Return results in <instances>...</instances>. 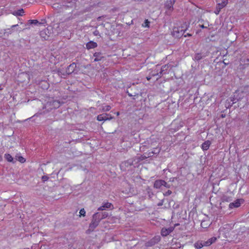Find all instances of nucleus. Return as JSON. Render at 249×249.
Segmentation results:
<instances>
[{
  "label": "nucleus",
  "mask_w": 249,
  "mask_h": 249,
  "mask_svg": "<svg viewBox=\"0 0 249 249\" xmlns=\"http://www.w3.org/2000/svg\"><path fill=\"white\" fill-rule=\"evenodd\" d=\"M117 115H118L119 114V112H118L117 113Z\"/></svg>",
  "instance_id": "052dcab7"
},
{
  "label": "nucleus",
  "mask_w": 249,
  "mask_h": 249,
  "mask_svg": "<svg viewBox=\"0 0 249 249\" xmlns=\"http://www.w3.org/2000/svg\"><path fill=\"white\" fill-rule=\"evenodd\" d=\"M146 191L149 198H151L154 195L152 189L149 187H147L146 189Z\"/></svg>",
  "instance_id": "b1692460"
},
{
  "label": "nucleus",
  "mask_w": 249,
  "mask_h": 249,
  "mask_svg": "<svg viewBox=\"0 0 249 249\" xmlns=\"http://www.w3.org/2000/svg\"><path fill=\"white\" fill-rule=\"evenodd\" d=\"M185 29H180V28L178 27H175L173 29V30L172 32V35L173 36L177 37V38H179L182 36L184 32L188 29L189 28V25L185 24Z\"/></svg>",
  "instance_id": "f257e3e1"
},
{
  "label": "nucleus",
  "mask_w": 249,
  "mask_h": 249,
  "mask_svg": "<svg viewBox=\"0 0 249 249\" xmlns=\"http://www.w3.org/2000/svg\"><path fill=\"white\" fill-rule=\"evenodd\" d=\"M163 184H166L164 180L158 179L154 182V187L156 189H160Z\"/></svg>",
  "instance_id": "ddd939ff"
},
{
  "label": "nucleus",
  "mask_w": 249,
  "mask_h": 249,
  "mask_svg": "<svg viewBox=\"0 0 249 249\" xmlns=\"http://www.w3.org/2000/svg\"><path fill=\"white\" fill-rule=\"evenodd\" d=\"M147 156L145 155H142L139 158V160H142L147 159Z\"/></svg>",
  "instance_id": "37998d69"
},
{
  "label": "nucleus",
  "mask_w": 249,
  "mask_h": 249,
  "mask_svg": "<svg viewBox=\"0 0 249 249\" xmlns=\"http://www.w3.org/2000/svg\"><path fill=\"white\" fill-rule=\"evenodd\" d=\"M96 215H97V217H99V220L101 221L102 219H103V217L102 216V213H95Z\"/></svg>",
  "instance_id": "e433bc0d"
},
{
  "label": "nucleus",
  "mask_w": 249,
  "mask_h": 249,
  "mask_svg": "<svg viewBox=\"0 0 249 249\" xmlns=\"http://www.w3.org/2000/svg\"><path fill=\"white\" fill-rule=\"evenodd\" d=\"M76 68V64L75 63H72L68 67L66 72L68 74H70L72 73H77L78 71Z\"/></svg>",
  "instance_id": "9b49d317"
},
{
  "label": "nucleus",
  "mask_w": 249,
  "mask_h": 249,
  "mask_svg": "<svg viewBox=\"0 0 249 249\" xmlns=\"http://www.w3.org/2000/svg\"><path fill=\"white\" fill-rule=\"evenodd\" d=\"M75 6V3L74 0L67 1L65 3L64 6L66 8H73Z\"/></svg>",
  "instance_id": "6ab92c4d"
},
{
  "label": "nucleus",
  "mask_w": 249,
  "mask_h": 249,
  "mask_svg": "<svg viewBox=\"0 0 249 249\" xmlns=\"http://www.w3.org/2000/svg\"><path fill=\"white\" fill-rule=\"evenodd\" d=\"M93 56L95 57L94 61L98 62L101 61L103 58H104V56L103 55V54L101 52H95L93 54Z\"/></svg>",
  "instance_id": "2eb2a0df"
},
{
  "label": "nucleus",
  "mask_w": 249,
  "mask_h": 249,
  "mask_svg": "<svg viewBox=\"0 0 249 249\" xmlns=\"http://www.w3.org/2000/svg\"><path fill=\"white\" fill-rule=\"evenodd\" d=\"M221 2H218L217 4L216 9L214 12V13L216 15L219 14L221 9L224 8L225 6L227 5L228 4V0H221Z\"/></svg>",
  "instance_id": "39448f33"
},
{
  "label": "nucleus",
  "mask_w": 249,
  "mask_h": 249,
  "mask_svg": "<svg viewBox=\"0 0 249 249\" xmlns=\"http://www.w3.org/2000/svg\"><path fill=\"white\" fill-rule=\"evenodd\" d=\"M194 246L196 247V248L199 249L202 248L204 246H205L204 242L202 243L201 242H197L194 244Z\"/></svg>",
  "instance_id": "a878e982"
},
{
  "label": "nucleus",
  "mask_w": 249,
  "mask_h": 249,
  "mask_svg": "<svg viewBox=\"0 0 249 249\" xmlns=\"http://www.w3.org/2000/svg\"><path fill=\"white\" fill-rule=\"evenodd\" d=\"M163 200H161L160 202L158 204V206H161L163 205Z\"/></svg>",
  "instance_id": "864d4df0"
},
{
  "label": "nucleus",
  "mask_w": 249,
  "mask_h": 249,
  "mask_svg": "<svg viewBox=\"0 0 249 249\" xmlns=\"http://www.w3.org/2000/svg\"><path fill=\"white\" fill-rule=\"evenodd\" d=\"M16 160L19 161L21 163H24L25 162V159L22 156H16Z\"/></svg>",
  "instance_id": "c756f323"
},
{
  "label": "nucleus",
  "mask_w": 249,
  "mask_h": 249,
  "mask_svg": "<svg viewBox=\"0 0 249 249\" xmlns=\"http://www.w3.org/2000/svg\"><path fill=\"white\" fill-rule=\"evenodd\" d=\"M96 215H97V217H99V220L101 221L102 219H103V217L102 216V213H95Z\"/></svg>",
  "instance_id": "4c0bfd02"
},
{
  "label": "nucleus",
  "mask_w": 249,
  "mask_h": 249,
  "mask_svg": "<svg viewBox=\"0 0 249 249\" xmlns=\"http://www.w3.org/2000/svg\"><path fill=\"white\" fill-rule=\"evenodd\" d=\"M43 182L47 181L49 179V177L47 176H43L41 178Z\"/></svg>",
  "instance_id": "c03bdc74"
},
{
  "label": "nucleus",
  "mask_w": 249,
  "mask_h": 249,
  "mask_svg": "<svg viewBox=\"0 0 249 249\" xmlns=\"http://www.w3.org/2000/svg\"><path fill=\"white\" fill-rule=\"evenodd\" d=\"M170 66L168 64H166L162 66L160 68V75L166 73L167 70L169 69Z\"/></svg>",
  "instance_id": "aec40b11"
},
{
  "label": "nucleus",
  "mask_w": 249,
  "mask_h": 249,
  "mask_svg": "<svg viewBox=\"0 0 249 249\" xmlns=\"http://www.w3.org/2000/svg\"><path fill=\"white\" fill-rule=\"evenodd\" d=\"M113 118L111 115L107 113H103L97 116V120L99 121L110 120Z\"/></svg>",
  "instance_id": "1a4fd4ad"
},
{
  "label": "nucleus",
  "mask_w": 249,
  "mask_h": 249,
  "mask_svg": "<svg viewBox=\"0 0 249 249\" xmlns=\"http://www.w3.org/2000/svg\"><path fill=\"white\" fill-rule=\"evenodd\" d=\"M51 35V33L47 28L42 30L40 32V36L44 40H49Z\"/></svg>",
  "instance_id": "6e6552de"
},
{
  "label": "nucleus",
  "mask_w": 249,
  "mask_h": 249,
  "mask_svg": "<svg viewBox=\"0 0 249 249\" xmlns=\"http://www.w3.org/2000/svg\"><path fill=\"white\" fill-rule=\"evenodd\" d=\"M105 209H106V208L105 207V206L103 204L102 206H101L98 208V211H103Z\"/></svg>",
  "instance_id": "49530a36"
},
{
  "label": "nucleus",
  "mask_w": 249,
  "mask_h": 249,
  "mask_svg": "<svg viewBox=\"0 0 249 249\" xmlns=\"http://www.w3.org/2000/svg\"><path fill=\"white\" fill-rule=\"evenodd\" d=\"M41 87L44 89H48L49 88V84L46 81H43Z\"/></svg>",
  "instance_id": "f704fd0d"
},
{
  "label": "nucleus",
  "mask_w": 249,
  "mask_h": 249,
  "mask_svg": "<svg viewBox=\"0 0 249 249\" xmlns=\"http://www.w3.org/2000/svg\"><path fill=\"white\" fill-rule=\"evenodd\" d=\"M192 35L191 34L188 33L186 35H184V37L186 36H191Z\"/></svg>",
  "instance_id": "5fc2aeb1"
},
{
  "label": "nucleus",
  "mask_w": 249,
  "mask_h": 249,
  "mask_svg": "<svg viewBox=\"0 0 249 249\" xmlns=\"http://www.w3.org/2000/svg\"><path fill=\"white\" fill-rule=\"evenodd\" d=\"M17 26H18V24L12 25L11 27V29H8L5 32V34H7L8 35L11 34L12 33V31L11 30V29L13 30L14 29H15V28H16Z\"/></svg>",
  "instance_id": "cd10ccee"
},
{
  "label": "nucleus",
  "mask_w": 249,
  "mask_h": 249,
  "mask_svg": "<svg viewBox=\"0 0 249 249\" xmlns=\"http://www.w3.org/2000/svg\"><path fill=\"white\" fill-rule=\"evenodd\" d=\"M174 227H170L168 228H162L161 230V235L162 236H167L174 231Z\"/></svg>",
  "instance_id": "9d476101"
},
{
  "label": "nucleus",
  "mask_w": 249,
  "mask_h": 249,
  "mask_svg": "<svg viewBox=\"0 0 249 249\" xmlns=\"http://www.w3.org/2000/svg\"><path fill=\"white\" fill-rule=\"evenodd\" d=\"M134 160L133 159H129L126 161L122 162V164H121V167L122 168H125V167H127L129 166L133 165ZM124 169L125 170V169Z\"/></svg>",
  "instance_id": "4468645a"
},
{
  "label": "nucleus",
  "mask_w": 249,
  "mask_h": 249,
  "mask_svg": "<svg viewBox=\"0 0 249 249\" xmlns=\"http://www.w3.org/2000/svg\"><path fill=\"white\" fill-rule=\"evenodd\" d=\"M97 47V43L90 41L88 42L86 44V48L88 50L95 48Z\"/></svg>",
  "instance_id": "dca6fc26"
},
{
  "label": "nucleus",
  "mask_w": 249,
  "mask_h": 249,
  "mask_svg": "<svg viewBox=\"0 0 249 249\" xmlns=\"http://www.w3.org/2000/svg\"><path fill=\"white\" fill-rule=\"evenodd\" d=\"M93 34L97 36H99V32L98 31V30H95L94 32H93Z\"/></svg>",
  "instance_id": "3c124183"
},
{
  "label": "nucleus",
  "mask_w": 249,
  "mask_h": 249,
  "mask_svg": "<svg viewBox=\"0 0 249 249\" xmlns=\"http://www.w3.org/2000/svg\"><path fill=\"white\" fill-rule=\"evenodd\" d=\"M178 179V178L175 177V178H171L169 179V181L170 182H174L175 180H176Z\"/></svg>",
  "instance_id": "de8ad7c7"
},
{
  "label": "nucleus",
  "mask_w": 249,
  "mask_h": 249,
  "mask_svg": "<svg viewBox=\"0 0 249 249\" xmlns=\"http://www.w3.org/2000/svg\"><path fill=\"white\" fill-rule=\"evenodd\" d=\"M201 226L202 227H203L202 223H201Z\"/></svg>",
  "instance_id": "13d9d810"
},
{
  "label": "nucleus",
  "mask_w": 249,
  "mask_h": 249,
  "mask_svg": "<svg viewBox=\"0 0 249 249\" xmlns=\"http://www.w3.org/2000/svg\"><path fill=\"white\" fill-rule=\"evenodd\" d=\"M171 194H172V191L171 190H169L167 192H165L163 194V195L164 196H168L170 195Z\"/></svg>",
  "instance_id": "79ce46f5"
},
{
  "label": "nucleus",
  "mask_w": 249,
  "mask_h": 249,
  "mask_svg": "<svg viewBox=\"0 0 249 249\" xmlns=\"http://www.w3.org/2000/svg\"><path fill=\"white\" fill-rule=\"evenodd\" d=\"M164 183L166 184H163V186H164L167 188H169L170 187V185L168 184L165 181H164Z\"/></svg>",
  "instance_id": "09e8293b"
},
{
  "label": "nucleus",
  "mask_w": 249,
  "mask_h": 249,
  "mask_svg": "<svg viewBox=\"0 0 249 249\" xmlns=\"http://www.w3.org/2000/svg\"><path fill=\"white\" fill-rule=\"evenodd\" d=\"M5 159L8 161L12 163H15L16 160H14L13 158L9 154H5L4 155Z\"/></svg>",
  "instance_id": "5701e85b"
},
{
  "label": "nucleus",
  "mask_w": 249,
  "mask_h": 249,
  "mask_svg": "<svg viewBox=\"0 0 249 249\" xmlns=\"http://www.w3.org/2000/svg\"><path fill=\"white\" fill-rule=\"evenodd\" d=\"M100 220L99 219V217H97V215L94 213L92 216L91 222L90 223V228L92 229H95L99 225Z\"/></svg>",
  "instance_id": "423d86ee"
},
{
  "label": "nucleus",
  "mask_w": 249,
  "mask_h": 249,
  "mask_svg": "<svg viewBox=\"0 0 249 249\" xmlns=\"http://www.w3.org/2000/svg\"><path fill=\"white\" fill-rule=\"evenodd\" d=\"M181 244L179 242H176L172 245V248L173 249H178L181 248Z\"/></svg>",
  "instance_id": "bb28decb"
},
{
  "label": "nucleus",
  "mask_w": 249,
  "mask_h": 249,
  "mask_svg": "<svg viewBox=\"0 0 249 249\" xmlns=\"http://www.w3.org/2000/svg\"><path fill=\"white\" fill-rule=\"evenodd\" d=\"M103 204L105 206V207L106 208V209H113V205L110 203L106 202Z\"/></svg>",
  "instance_id": "c85d7f7f"
},
{
  "label": "nucleus",
  "mask_w": 249,
  "mask_h": 249,
  "mask_svg": "<svg viewBox=\"0 0 249 249\" xmlns=\"http://www.w3.org/2000/svg\"><path fill=\"white\" fill-rule=\"evenodd\" d=\"M150 21L148 19H145L142 25L144 27H149Z\"/></svg>",
  "instance_id": "72a5a7b5"
},
{
  "label": "nucleus",
  "mask_w": 249,
  "mask_h": 249,
  "mask_svg": "<svg viewBox=\"0 0 249 249\" xmlns=\"http://www.w3.org/2000/svg\"><path fill=\"white\" fill-rule=\"evenodd\" d=\"M2 88H1V87L0 86V90H2Z\"/></svg>",
  "instance_id": "bf43d9fd"
},
{
  "label": "nucleus",
  "mask_w": 249,
  "mask_h": 249,
  "mask_svg": "<svg viewBox=\"0 0 249 249\" xmlns=\"http://www.w3.org/2000/svg\"><path fill=\"white\" fill-rule=\"evenodd\" d=\"M216 240V238L215 237H213L209 239L208 241L204 242V245L205 246H210L213 243L215 242Z\"/></svg>",
  "instance_id": "412c9836"
},
{
  "label": "nucleus",
  "mask_w": 249,
  "mask_h": 249,
  "mask_svg": "<svg viewBox=\"0 0 249 249\" xmlns=\"http://www.w3.org/2000/svg\"><path fill=\"white\" fill-rule=\"evenodd\" d=\"M160 240V237L159 235L155 236L152 239L145 243L147 247H151L157 244Z\"/></svg>",
  "instance_id": "7ed1b4c3"
},
{
  "label": "nucleus",
  "mask_w": 249,
  "mask_h": 249,
  "mask_svg": "<svg viewBox=\"0 0 249 249\" xmlns=\"http://www.w3.org/2000/svg\"><path fill=\"white\" fill-rule=\"evenodd\" d=\"M50 105L52 107L51 108H57L60 106V103L57 100H53L50 102Z\"/></svg>",
  "instance_id": "a211bd4d"
},
{
  "label": "nucleus",
  "mask_w": 249,
  "mask_h": 249,
  "mask_svg": "<svg viewBox=\"0 0 249 249\" xmlns=\"http://www.w3.org/2000/svg\"><path fill=\"white\" fill-rule=\"evenodd\" d=\"M185 24H187V25H188L189 26V24L188 23H187V22H185L183 24V25L181 26V27H179L180 29H185Z\"/></svg>",
  "instance_id": "8fccbe9b"
},
{
  "label": "nucleus",
  "mask_w": 249,
  "mask_h": 249,
  "mask_svg": "<svg viewBox=\"0 0 249 249\" xmlns=\"http://www.w3.org/2000/svg\"><path fill=\"white\" fill-rule=\"evenodd\" d=\"M222 199H223V201H226V202H230V201H231V200H232L231 197L226 196H223Z\"/></svg>",
  "instance_id": "7c9ffc66"
},
{
  "label": "nucleus",
  "mask_w": 249,
  "mask_h": 249,
  "mask_svg": "<svg viewBox=\"0 0 249 249\" xmlns=\"http://www.w3.org/2000/svg\"><path fill=\"white\" fill-rule=\"evenodd\" d=\"M211 144V142L209 140L205 141L201 145V148L204 151L207 150Z\"/></svg>",
  "instance_id": "f3484780"
},
{
  "label": "nucleus",
  "mask_w": 249,
  "mask_h": 249,
  "mask_svg": "<svg viewBox=\"0 0 249 249\" xmlns=\"http://www.w3.org/2000/svg\"><path fill=\"white\" fill-rule=\"evenodd\" d=\"M145 154L147 155V158H149L153 156L154 155H153V151L149 152L148 153H146Z\"/></svg>",
  "instance_id": "ea45409f"
},
{
  "label": "nucleus",
  "mask_w": 249,
  "mask_h": 249,
  "mask_svg": "<svg viewBox=\"0 0 249 249\" xmlns=\"http://www.w3.org/2000/svg\"><path fill=\"white\" fill-rule=\"evenodd\" d=\"M231 101L232 102V104H234V103H236L237 101H238L239 99H237V98H235V95H234V97L231 98Z\"/></svg>",
  "instance_id": "58836bf2"
},
{
  "label": "nucleus",
  "mask_w": 249,
  "mask_h": 249,
  "mask_svg": "<svg viewBox=\"0 0 249 249\" xmlns=\"http://www.w3.org/2000/svg\"><path fill=\"white\" fill-rule=\"evenodd\" d=\"M126 93H127V95H128L129 97H132V96H136L137 95H138V94H135L134 95H133L132 94H131V93H129L128 91H126Z\"/></svg>",
  "instance_id": "603ef678"
},
{
  "label": "nucleus",
  "mask_w": 249,
  "mask_h": 249,
  "mask_svg": "<svg viewBox=\"0 0 249 249\" xmlns=\"http://www.w3.org/2000/svg\"><path fill=\"white\" fill-rule=\"evenodd\" d=\"M23 13H24L23 9H20L18 11H14L13 14L15 16H22Z\"/></svg>",
  "instance_id": "393cba45"
},
{
  "label": "nucleus",
  "mask_w": 249,
  "mask_h": 249,
  "mask_svg": "<svg viewBox=\"0 0 249 249\" xmlns=\"http://www.w3.org/2000/svg\"><path fill=\"white\" fill-rule=\"evenodd\" d=\"M225 117V114H222L221 115V117L222 118H224Z\"/></svg>",
  "instance_id": "4d7b16f0"
},
{
  "label": "nucleus",
  "mask_w": 249,
  "mask_h": 249,
  "mask_svg": "<svg viewBox=\"0 0 249 249\" xmlns=\"http://www.w3.org/2000/svg\"><path fill=\"white\" fill-rule=\"evenodd\" d=\"M111 107L109 105L106 106L102 107V110L103 111H107L111 109Z\"/></svg>",
  "instance_id": "2f4dec72"
},
{
  "label": "nucleus",
  "mask_w": 249,
  "mask_h": 249,
  "mask_svg": "<svg viewBox=\"0 0 249 249\" xmlns=\"http://www.w3.org/2000/svg\"><path fill=\"white\" fill-rule=\"evenodd\" d=\"M249 67V55L241 59L240 69L243 70Z\"/></svg>",
  "instance_id": "20e7f679"
},
{
  "label": "nucleus",
  "mask_w": 249,
  "mask_h": 249,
  "mask_svg": "<svg viewBox=\"0 0 249 249\" xmlns=\"http://www.w3.org/2000/svg\"><path fill=\"white\" fill-rule=\"evenodd\" d=\"M79 213H80V216H85V214H86V211L84 210V209L83 208L80 210Z\"/></svg>",
  "instance_id": "c9c22d12"
},
{
  "label": "nucleus",
  "mask_w": 249,
  "mask_h": 249,
  "mask_svg": "<svg viewBox=\"0 0 249 249\" xmlns=\"http://www.w3.org/2000/svg\"><path fill=\"white\" fill-rule=\"evenodd\" d=\"M209 53L208 52H200L198 53H196L195 54L193 59L195 61H198L206 56H208Z\"/></svg>",
  "instance_id": "0eeeda50"
},
{
  "label": "nucleus",
  "mask_w": 249,
  "mask_h": 249,
  "mask_svg": "<svg viewBox=\"0 0 249 249\" xmlns=\"http://www.w3.org/2000/svg\"><path fill=\"white\" fill-rule=\"evenodd\" d=\"M160 148H159L158 147L155 148L153 150V155H155L156 156H157L159 153L160 152Z\"/></svg>",
  "instance_id": "473e14b6"
},
{
  "label": "nucleus",
  "mask_w": 249,
  "mask_h": 249,
  "mask_svg": "<svg viewBox=\"0 0 249 249\" xmlns=\"http://www.w3.org/2000/svg\"><path fill=\"white\" fill-rule=\"evenodd\" d=\"M199 26H200V28H201L202 29L206 28H207V27L204 26V25H200Z\"/></svg>",
  "instance_id": "6e6d98bb"
},
{
  "label": "nucleus",
  "mask_w": 249,
  "mask_h": 249,
  "mask_svg": "<svg viewBox=\"0 0 249 249\" xmlns=\"http://www.w3.org/2000/svg\"><path fill=\"white\" fill-rule=\"evenodd\" d=\"M28 24H29V25L34 24L35 25L39 26V25L43 24V23L39 22L36 19H34V20H29L28 21Z\"/></svg>",
  "instance_id": "4be33fe9"
},
{
  "label": "nucleus",
  "mask_w": 249,
  "mask_h": 249,
  "mask_svg": "<svg viewBox=\"0 0 249 249\" xmlns=\"http://www.w3.org/2000/svg\"><path fill=\"white\" fill-rule=\"evenodd\" d=\"M102 213V216L103 217V218H106V217H107L108 216V213L106 212H103V213Z\"/></svg>",
  "instance_id": "a18cd8bd"
},
{
  "label": "nucleus",
  "mask_w": 249,
  "mask_h": 249,
  "mask_svg": "<svg viewBox=\"0 0 249 249\" xmlns=\"http://www.w3.org/2000/svg\"><path fill=\"white\" fill-rule=\"evenodd\" d=\"M176 2V0H168L165 3V8L166 9V12L170 15L174 10L173 5Z\"/></svg>",
  "instance_id": "f03ea898"
},
{
  "label": "nucleus",
  "mask_w": 249,
  "mask_h": 249,
  "mask_svg": "<svg viewBox=\"0 0 249 249\" xmlns=\"http://www.w3.org/2000/svg\"><path fill=\"white\" fill-rule=\"evenodd\" d=\"M244 202V200L243 199H237L234 202L231 203L229 205V208L232 209L234 208H238L240 205L241 204Z\"/></svg>",
  "instance_id": "f8f14e48"
},
{
  "label": "nucleus",
  "mask_w": 249,
  "mask_h": 249,
  "mask_svg": "<svg viewBox=\"0 0 249 249\" xmlns=\"http://www.w3.org/2000/svg\"><path fill=\"white\" fill-rule=\"evenodd\" d=\"M95 229H92L90 228V225H89V229L86 231V233L89 234L91 231H93Z\"/></svg>",
  "instance_id": "a19ab883"
},
{
  "label": "nucleus",
  "mask_w": 249,
  "mask_h": 249,
  "mask_svg": "<svg viewBox=\"0 0 249 249\" xmlns=\"http://www.w3.org/2000/svg\"><path fill=\"white\" fill-rule=\"evenodd\" d=\"M147 78L148 80L150 79L149 77H147Z\"/></svg>",
  "instance_id": "680f3d73"
}]
</instances>
